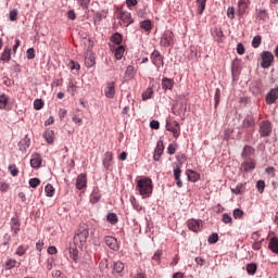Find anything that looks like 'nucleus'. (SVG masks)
<instances>
[{"label":"nucleus","mask_w":278,"mask_h":278,"mask_svg":"<svg viewBox=\"0 0 278 278\" xmlns=\"http://www.w3.org/2000/svg\"><path fill=\"white\" fill-rule=\"evenodd\" d=\"M137 190L142 199L151 197L153 194V180L149 177L137 180Z\"/></svg>","instance_id":"f257e3e1"},{"label":"nucleus","mask_w":278,"mask_h":278,"mask_svg":"<svg viewBox=\"0 0 278 278\" xmlns=\"http://www.w3.org/2000/svg\"><path fill=\"white\" fill-rule=\"evenodd\" d=\"M90 236V230L88 225L81 224L78 229V233L74 236V244L78 247V249H84L86 243L88 242V238Z\"/></svg>","instance_id":"f03ea898"},{"label":"nucleus","mask_w":278,"mask_h":278,"mask_svg":"<svg viewBox=\"0 0 278 278\" xmlns=\"http://www.w3.org/2000/svg\"><path fill=\"white\" fill-rule=\"evenodd\" d=\"M166 129L167 131H170L174 136V138H179L181 136V126H179V122H166Z\"/></svg>","instance_id":"7ed1b4c3"},{"label":"nucleus","mask_w":278,"mask_h":278,"mask_svg":"<svg viewBox=\"0 0 278 278\" xmlns=\"http://www.w3.org/2000/svg\"><path fill=\"white\" fill-rule=\"evenodd\" d=\"M258 134L261 138H268V136L273 134V125L270 124V122H262L260 125Z\"/></svg>","instance_id":"20e7f679"},{"label":"nucleus","mask_w":278,"mask_h":278,"mask_svg":"<svg viewBox=\"0 0 278 278\" xmlns=\"http://www.w3.org/2000/svg\"><path fill=\"white\" fill-rule=\"evenodd\" d=\"M175 34L172 30H165L161 37V45L162 47H173L175 42Z\"/></svg>","instance_id":"39448f33"},{"label":"nucleus","mask_w":278,"mask_h":278,"mask_svg":"<svg viewBox=\"0 0 278 278\" xmlns=\"http://www.w3.org/2000/svg\"><path fill=\"white\" fill-rule=\"evenodd\" d=\"M150 60L154 66H156V71H160V66H164V56L160 53V51L154 50L151 55Z\"/></svg>","instance_id":"423d86ee"},{"label":"nucleus","mask_w":278,"mask_h":278,"mask_svg":"<svg viewBox=\"0 0 278 278\" xmlns=\"http://www.w3.org/2000/svg\"><path fill=\"white\" fill-rule=\"evenodd\" d=\"M261 58H262V63H261L262 68H270V64H273L275 60V55H273V52L264 51Z\"/></svg>","instance_id":"0eeeda50"},{"label":"nucleus","mask_w":278,"mask_h":278,"mask_svg":"<svg viewBox=\"0 0 278 278\" xmlns=\"http://www.w3.org/2000/svg\"><path fill=\"white\" fill-rule=\"evenodd\" d=\"M119 21H122L124 27H129V25H131V23H134V18L131 17V13H129L128 11H119V15H118Z\"/></svg>","instance_id":"6e6552de"},{"label":"nucleus","mask_w":278,"mask_h":278,"mask_svg":"<svg viewBox=\"0 0 278 278\" xmlns=\"http://www.w3.org/2000/svg\"><path fill=\"white\" fill-rule=\"evenodd\" d=\"M88 187V176L86 174H79L76 178L77 190H86Z\"/></svg>","instance_id":"1a4fd4ad"},{"label":"nucleus","mask_w":278,"mask_h":278,"mask_svg":"<svg viewBox=\"0 0 278 278\" xmlns=\"http://www.w3.org/2000/svg\"><path fill=\"white\" fill-rule=\"evenodd\" d=\"M104 96L106 99H114L116 97V85L114 81L108 83L104 88Z\"/></svg>","instance_id":"9d476101"},{"label":"nucleus","mask_w":278,"mask_h":278,"mask_svg":"<svg viewBox=\"0 0 278 278\" xmlns=\"http://www.w3.org/2000/svg\"><path fill=\"white\" fill-rule=\"evenodd\" d=\"M164 153V141L159 140L156 143V148L153 152V160L154 162H160L162 160V154Z\"/></svg>","instance_id":"9b49d317"},{"label":"nucleus","mask_w":278,"mask_h":278,"mask_svg":"<svg viewBox=\"0 0 278 278\" xmlns=\"http://www.w3.org/2000/svg\"><path fill=\"white\" fill-rule=\"evenodd\" d=\"M278 99V87L270 89V91L266 94L265 101L267 105H273Z\"/></svg>","instance_id":"f8f14e48"},{"label":"nucleus","mask_w":278,"mask_h":278,"mask_svg":"<svg viewBox=\"0 0 278 278\" xmlns=\"http://www.w3.org/2000/svg\"><path fill=\"white\" fill-rule=\"evenodd\" d=\"M201 219H189L187 222L188 229H190V231H193L194 233H198V231H201Z\"/></svg>","instance_id":"ddd939ff"},{"label":"nucleus","mask_w":278,"mask_h":278,"mask_svg":"<svg viewBox=\"0 0 278 278\" xmlns=\"http://www.w3.org/2000/svg\"><path fill=\"white\" fill-rule=\"evenodd\" d=\"M104 242L112 251H118V240L112 236H106Z\"/></svg>","instance_id":"4468645a"},{"label":"nucleus","mask_w":278,"mask_h":278,"mask_svg":"<svg viewBox=\"0 0 278 278\" xmlns=\"http://www.w3.org/2000/svg\"><path fill=\"white\" fill-rule=\"evenodd\" d=\"M255 166H257L255 161H244L241 163L240 170L241 173H250V170H255Z\"/></svg>","instance_id":"2eb2a0df"},{"label":"nucleus","mask_w":278,"mask_h":278,"mask_svg":"<svg viewBox=\"0 0 278 278\" xmlns=\"http://www.w3.org/2000/svg\"><path fill=\"white\" fill-rule=\"evenodd\" d=\"M114 160V154L112 152H105L102 164L106 170H112V162Z\"/></svg>","instance_id":"dca6fc26"},{"label":"nucleus","mask_w":278,"mask_h":278,"mask_svg":"<svg viewBox=\"0 0 278 278\" xmlns=\"http://www.w3.org/2000/svg\"><path fill=\"white\" fill-rule=\"evenodd\" d=\"M30 166L31 168H40L42 166V157L40 156V154H31Z\"/></svg>","instance_id":"f3484780"},{"label":"nucleus","mask_w":278,"mask_h":278,"mask_svg":"<svg viewBox=\"0 0 278 278\" xmlns=\"http://www.w3.org/2000/svg\"><path fill=\"white\" fill-rule=\"evenodd\" d=\"M186 175H187L188 181H191L192 184H197V181L201 179V175L193 169H187Z\"/></svg>","instance_id":"a211bd4d"},{"label":"nucleus","mask_w":278,"mask_h":278,"mask_svg":"<svg viewBox=\"0 0 278 278\" xmlns=\"http://www.w3.org/2000/svg\"><path fill=\"white\" fill-rule=\"evenodd\" d=\"M114 53L115 60H123V55H125V46H117L115 48H111Z\"/></svg>","instance_id":"6ab92c4d"},{"label":"nucleus","mask_w":278,"mask_h":278,"mask_svg":"<svg viewBox=\"0 0 278 278\" xmlns=\"http://www.w3.org/2000/svg\"><path fill=\"white\" fill-rule=\"evenodd\" d=\"M31 144V139H29V136L26 135L20 142H18V147H20V151H22L23 153H25V151H27V148Z\"/></svg>","instance_id":"aec40b11"},{"label":"nucleus","mask_w":278,"mask_h":278,"mask_svg":"<svg viewBox=\"0 0 278 278\" xmlns=\"http://www.w3.org/2000/svg\"><path fill=\"white\" fill-rule=\"evenodd\" d=\"M161 84L163 90H172L173 87L175 86V80L173 78L163 77Z\"/></svg>","instance_id":"412c9836"},{"label":"nucleus","mask_w":278,"mask_h":278,"mask_svg":"<svg viewBox=\"0 0 278 278\" xmlns=\"http://www.w3.org/2000/svg\"><path fill=\"white\" fill-rule=\"evenodd\" d=\"M252 155H255V148L251 146H244L243 151L241 153V157L243 160H247V157H252Z\"/></svg>","instance_id":"4be33fe9"},{"label":"nucleus","mask_w":278,"mask_h":278,"mask_svg":"<svg viewBox=\"0 0 278 278\" xmlns=\"http://www.w3.org/2000/svg\"><path fill=\"white\" fill-rule=\"evenodd\" d=\"M11 230L13 231L14 236H17L21 231V222H18V218L12 217L11 218Z\"/></svg>","instance_id":"5701e85b"},{"label":"nucleus","mask_w":278,"mask_h":278,"mask_svg":"<svg viewBox=\"0 0 278 278\" xmlns=\"http://www.w3.org/2000/svg\"><path fill=\"white\" fill-rule=\"evenodd\" d=\"M43 138H45L46 142H48V144H53V141L55 140V131H53L51 129H47L43 132Z\"/></svg>","instance_id":"b1692460"},{"label":"nucleus","mask_w":278,"mask_h":278,"mask_svg":"<svg viewBox=\"0 0 278 278\" xmlns=\"http://www.w3.org/2000/svg\"><path fill=\"white\" fill-rule=\"evenodd\" d=\"M1 62H10L12 60V49L5 47L0 55Z\"/></svg>","instance_id":"393cba45"},{"label":"nucleus","mask_w":278,"mask_h":278,"mask_svg":"<svg viewBox=\"0 0 278 278\" xmlns=\"http://www.w3.org/2000/svg\"><path fill=\"white\" fill-rule=\"evenodd\" d=\"M125 270V264L117 261L113 264V275H121Z\"/></svg>","instance_id":"a878e982"},{"label":"nucleus","mask_w":278,"mask_h":278,"mask_svg":"<svg viewBox=\"0 0 278 278\" xmlns=\"http://www.w3.org/2000/svg\"><path fill=\"white\" fill-rule=\"evenodd\" d=\"M242 125L245 129L249 127H255V118L253 115H247L242 122Z\"/></svg>","instance_id":"bb28decb"},{"label":"nucleus","mask_w":278,"mask_h":278,"mask_svg":"<svg viewBox=\"0 0 278 278\" xmlns=\"http://www.w3.org/2000/svg\"><path fill=\"white\" fill-rule=\"evenodd\" d=\"M136 77V68L134 65H128L125 71V79H134Z\"/></svg>","instance_id":"cd10ccee"},{"label":"nucleus","mask_w":278,"mask_h":278,"mask_svg":"<svg viewBox=\"0 0 278 278\" xmlns=\"http://www.w3.org/2000/svg\"><path fill=\"white\" fill-rule=\"evenodd\" d=\"M111 42H113V45H116L117 47H121L123 42V35L121 33H114L111 36Z\"/></svg>","instance_id":"c85d7f7f"},{"label":"nucleus","mask_w":278,"mask_h":278,"mask_svg":"<svg viewBox=\"0 0 278 278\" xmlns=\"http://www.w3.org/2000/svg\"><path fill=\"white\" fill-rule=\"evenodd\" d=\"M140 28L144 29L149 34L151 33V29H153V23H151V20L141 21Z\"/></svg>","instance_id":"c756f323"},{"label":"nucleus","mask_w":278,"mask_h":278,"mask_svg":"<svg viewBox=\"0 0 278 278\" xmlns=\"http://www.w3.org/2000/svg\"><path fill=\"white\" fill-rule=\"evenodd\" d=\"M16 264H17L16 260L8 258L5 261V263L3 264V268H4V270H12V268L16 267Z\"/></svg>","instance_id":"7c9ffc66"},{"label":"nucleus","mask_w":278,"mask_h":278,"mask_svg":"<svg viewBox=\"0 0 278 278\" xmlns=\"http://www.w3.org/2000/svg\"><path fill=\"white\" fill-rule=\"evenodd\" d=\"M247 188V184L239 182L236 188H231L232 194H242Z\"/></svg>","instance_id":"2f4dec72"},{"label":"nucleus","mask_w":278,"mask_h":278,"mask_svg":"<svg viewBox=\"0 0 278 278\" xmlns=\"http://www.w3.org/2000/svg\"><path fill=\"white\" fill-rule=\"evenodd\" d=\"M238 8H239V13L244 14V12H247V8H249V0H239Z\"/></svg>","instance_id":"473e14b6"},{"label":"nucleus","mask_w":278,"mask_h":278,"mask_svg":"<svg viewBox=\"0 0 278 278\" xmlns=\"http://www.w3.org/2000/svg\"><path fill=\"white\" fill-rule=\"evenodd\" d=\"M129 201L134 207V210H136L137 212L142 211V206L140 205V203L138 202V200L136 199V197L131 195L129 198Z\"/></svg>","instance_id":"72a5a7b5"},{"label":"nucleus","mask_w":278,"mask_h":278,"mask_svg":"<svg viewBox=\"0 0 278 278\" xmlns=\"http://www.w3.org/2000/svg\"><path fill=\"white\" fill-rule=\"evenodd\" d=\"M29 245H20L15 251V255H18V257H23V255L27 253Z\"/></svg>","instance_id":"f704fd0d"},{"label":"nucleus","mask_w":278,"mask_h":278,"mask_svg":"<svg viewBox=\"0 0 278 278\" xmlns=\"http://www.w3.org/2000/svg\"><path fill=\"white\" fill-rule=\"evenodd\" d=\"M268 249L273 251V253L278 254V239H271L268 244Z\"/></svg>","instance_id":"c9c22d12"},{"label":"nucleus","mask_w":278,"mask_h":278,"mask_svg":"<svg viewBox=\"0 0 278 278\" xmlns=\"http://www.w3.org/2000/svg\"><path fill=\"white\" fill-rule=\"evenodd\" d=\"M106 220L111 223V225H116V223H118V215H116V213H109Z\"/></svg>","instance_id":"e433bc0d"},{"label":"nucleus","mask_w":278,"mask_h":278,"mask_svg":"<svg viewBox=\"0 0 278 278\" xmlns=\"http://www.w3.org/2000/svg\"><path fill=\"white\" fill-rule=\"evenodd\" d=\"M96 64L94 56L87 55L85 56V65L87 68H92V66Z\"/></svg>","instance_id":"4c0bfd02"},{"label":"nucleus","mask_w":278,"mask_h":278,"mask_svg":"<svg viewBox=\"0 0 278 278\" xmlns=\"http://www.w3.org/2000/svg\"><path fill=\"white\" fill-rule=\"evenodd\" d=\"M248 275H255L257 273V265L255 263H251L247 265Z\"/></svg>","instance_id":"58836bf2"},{"label":"nucleus","mask_w":278,"mask_h":278,"mask_svg":"<svg viewBox=\"0 0 278 278\" xmlns=\"http://www.w3.org/2000/svg\"><path fill=\"white\" fill-rule=\"evenodd\" d=\"M197 3H198V14H203V12H205V5L207 1L197 0Z\"/></svg>","instance_id":"ea45409f"},{"label":"nucleus","mask_w":278,"mask_h":278,"mask_svg":"<svg viewBox=\"0 0 278 278\" xmlns=\"http://www.w3.org/2000/svg\"><path fill=\"white\" fill-rule=\"evenodd\" d=\"M260 45H262V36L256 35L254 36V38L252 39V47L254 49H258Z\"/></svg>","instance_id":"a19ab883"},{"label":"nucleus","mask_w":278,"mask_h":278,"mask_svg":"<svg viewBox=\"0 0 278 278\" xmlns=\"http://www.w3.org/2000/svg\"><path fill=\"white\" fill-rule=\"evenodd\" d=\"M46 197H53L55 194V189L51 184H48L45 188Z\"/></svg>","instance_id":"79ce46f5"},{"label":"nucleus","mask_w":278,"mask_h":278,"mask_svg":"<svg viewBox=\"0 0 278 278\" xmlns=\"http://www.w3.org/2000/svg\"><path fill=\"white\" fill-rule=\"evenodd\" d=\"M101 201V195L97 192V190H93L90 195V203H99Z\"/></svg>","instance_id":"37998d69"},{"label":"nucleus","mask_w":278,"mask_h":278,"mask_svg":"<svg viewBox=\"0 0 278 278\" xmlns=\"http://www.w3.org/2000/svg\"><path fill=\"white\" fill-rule=\"evenodd\" d=\"M153 97V88L149 87L143 93H142V99L143 101H147Z\"/></svg>","instance_id":"c03bdc74"},{"label":"nucleus","mask_w":278,"mask_h":278,"mask_svg":"<svg viewBox=\"0 0 278 278\" xmlns=\"http://www.w3.org/2000/svg\"><path fill=\"white\" fill-rule=\"evenodd\" d=\"M214 101H215L214 106L218 108V105L220 104V89L219 88L215 89Z\"/></svg>","instance_id":"a18cd8bd"},{"label":"nucleus","mask_w":278,"mask_h":278,"mask_svg":"<svg viewBox=\"0 0 278 278\" xmlns=\"http://www.w3.org/2000/svg\"><path fill=\"white\" fill-rule=\"evenodd\" d=\"M265 188H266V182L264 180H258L256 182V189L260 192V194L264 193Z\"/></svg>","instance_id":"49530a36"},{"label":"nucleus","mask_w":278,"mask_h":278,"mask_svg":"<svg viewBox=\"0 0 278 278\" xmlns=\"http://www.w3.org/2000/svg\"><path fill=\"white\" fill-rule=\"evenodd\" d=\"M16 18H18V10L13 9L9 13V21L14 22V21H16Z\"/></svg>","instance_id":"de8ad7c7"},{"label":"nucleus","mask_w":278,"mask_h":278,"mask_svg":"<svg viewBox=\"0 0 278 278\" xmlns=\"http://www.w3.org/2000/svg\"><path fill=\"white\" fill-rule=\"evenodd\" d=\"M8 105V97L5 94L0 96V110H5Z\"/></svg>","instance_id":"09e8293b"},{"label":"nucleus","mask_w":278,"mask_h":278,"mask_svg":"<svg viewBox=\"0 0 278 278\" xmlns=\"http://www.w3.org/2000/svg\"><path fill=\"white\" fill-rule=\"evenodd\" d=\"M233 218L240 219L242 216H244V211L240 208H235L232 213Z\"/></svg>","instance_id":"8fccbe9b"},{"label":"nucleus","mask_w":278,"mask_h":278,"mask_svg":"<svg viewBox=\"0 0 278 278\" xmlns=\"http://www.w3.org/2000/svg\"><path fill=\"white\" fill-rule=\"evenodd\" d=\"M34 108L35 110H42V108H45V102L42 101V99H36L34 101Z\"/></svg>","instance_id":"3c124183"},{"label":"nucleus","mask_w":278,"mask_h":278,"mask_svg":"<svg viewBox=\"0 0 278 278\" xmlns=\"http://www.w3.org/2000/svg\"><path fill=\"white\" fill-rule=\"evenodd\" d=\"M176 151H177V143H169L167 147L168 155H175Z\"/></svg>","instance_id":"603ef678"},{"label":"nucleus","mask_w":278,"mask_h":278,"mask_svg":"<svg viewBox=\"0 0 278 278\" xmlns=\"http://www.w3.org/2000/svg\"><path fill=\"white\" fill-rule=\"evenodd\" d=\"M257 18H260V21H266V18H268V13L266 12V10H258Z\"/></svg>","instance_id":"864d4df0"},{"label":"nucleus","mask_w":278,"mask_h":278,"mask_svg":"<svg viewBox=\"0 0 278 278\" xmlns=\"http://www.w3.org/2000/svg\"><path fill=\"white\" fill-rule=\"evenodd\" d=\"M208 244H216L218 242V235L216 232H213L208 239H207Z\"/></svg>","instance_id":"5fc2aeb1"},{"label":"nucleus","mask_w":278,"mask_h":278,"mask_svg":"<svg viewBox=\"0 0 278 278\" xmlns=\"http://www.w3.org/2000/svg\"><path fill=\"white\" fill-rule=\"evenodd\" d=\"M176 160H177L178 164H180V166H181L182 164H186V161H187L188 159H187L186 154L180 153V154H178V155L176 156Z\"/></svg>","instance_id":"6e6d98bb"},{"label":"nucleus","mask_w":278,"mask_h":278,"mask_svg":"<svg viewBox=\"0 0 278 278\" xmlns=\"http://www.w3.org/2000/svg\"><path fill=\"white\" fill-rule=\"evenodd\" d=\"M222 220L225 223V225H229L232 222L231 215L224 213L222 215Z\"/></svg>","instance_id":"4d7b16f0"},{"label":"nucleus","mask_w":278,"mask_h":278,"mask_svg":"<svg viewBox=\"0 0 278 278\" xmlns=\"http://www.w3.org/2000/svg\"><path fill=\"white\" fill-rule=\"evenodd\" d=\"M77 90V86L75 85V83H70L67 86V92H70V94L75 96V91Z\"/></svg>","instance_id":"13d9d810"},{"label":"nucleus","mask_w":278,"mask_h":278,"mask_svg":"<svg viewBox=\"0 0 278 278\" xmlns=\"http://www.w3.org/2000/svg\"><path fill=\"white\" fill-rule=\"evenodd\" d=\"M29 186H30V188H38V186H40V179L30 178L29 179Z\"/></svg>","instance_id":"bf43d9fd"},{"label":"nucleus","mask_w":278,"mask_h":278,"mask_svg":"<svg viewBox=\"0 0 278 278\" xmlns=\"http://www.w3.org/2000/svg\"><path fill=\"white\" fill-rule=\"evenodd\" d=\"M78 5L83 8V10H88V5L90 4V0H77Z\"/></svg>","instance_id":"052dcab7"},{"label":"nucleus","mask_w":278,"mask_h":278,"mask_svg":"<svg viewBox=\"0 0 278 278\" xmlns=\"http://www.w3.org/2000/svg\"><path fill=\"white\" fill-rule=\"evenodd\" d=\"M27 60H34L36 58V50L34 48H29L26 52Z\"/></svg>","instance_id":"680f3d73"},{"label":"nucleus","mask_w":278,"mask_h":278,"mask_svg":"<svg viewBox=\"0 0 278 278\" xmlns=\"http://www.w3.org/2000/svg\"><path fill=\"white\" fill-rule=\"evenodd\" d=\"M70 253L72 255L73 262H77V257H79V251L77 249H72Z\"/></svg>","instance_id":"e2e57ef3"},{"label":"nucleus","mask_w":278,"mask_h":278,"mask_svg":"<svg viewBox=\"0 0 278 278\" xmlns=\"http://www.w3.org/2000/svg\"><path fill=\"white\" fill-rule=\"evenodd\" d=\"M9 170H10L12 177H16V175H18V168H16L15 165H10Z\"/></svg>","instance_id":"0e129e2a"},{"label":"nucleus","mask_w":278,"mask_h":278,"mask_svg":"<svg viewBox=\"0 0 278 278\" xmlns=\"http://www.w3.org/2000/svg\"><path fill=\"white\" fill-rule=\"evenodd\" d=\"M10 240H12V237L9 233H5L3 237V247H9L10 245Z\"/></svg>","instance_id":"69168bd1"},{"label":"nucleus","mask_w":278,"mask_h":278,"mask_svg":"<svg viewBox=\"0 0 278 278\" xmlns=\"http://www.w3.org/2000/svg\"><path fill=\"white\" fill-rule=\"evenodd\" d=\"M162 257V250H157L154 254H153V256H152V260L154 261V262H160V258Z\"/></svg>","instance_id":"338daca9"},{"label":"nucleus","mask_w":278,"mask_h":278,"mask_svg":"<svg viewBox=\"0 0 278 278\" xmlns=\"http://www.w3.org/2000/svg\"><path fill=\"white\" fill-rule=\"evenodd\" d=\"M244 51H245L244 45L238 43V45H237V53H238L239 55H244Z\"/></svg>","instance_id":"774afa93"}]
</instances>
